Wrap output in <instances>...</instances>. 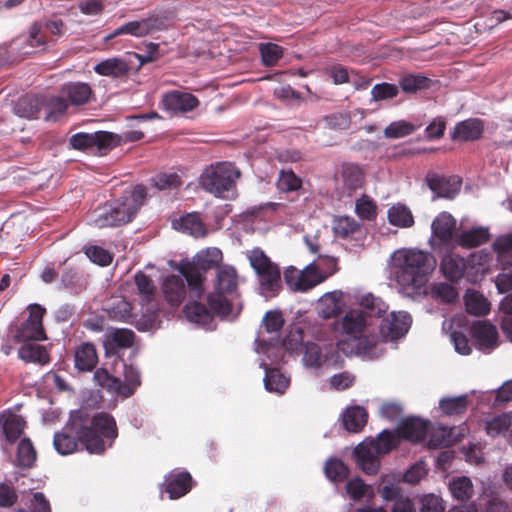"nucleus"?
Here are the masks:
<instances>
[{"label":"nucleus","mask_w":512,"mask_h":512,"mask_svg":"<svg viewBox=\"0 0 512 512\" xmlns=\"http://www.w3.org/2000/svg\"><path fill=\"white\" fill-rule=\"evenodd\" d=\"M104 346L109 348H128L133 345L134 333L129 329H115L105 336Z\"/></svg>","instance_id":"obj_50"},{"label":"nucleus","mask_w":512,"mask_h":512,"mask_svg":"<svg viewBox=\"0 0 512 512\" xmlns=\"http://www.w3.org/2000/svg\"><path fill=\"white\" fill-rule=\"evenodd\" d=\"M128 63L117 57L105 59L94 66V71L101 75L112 78H122L129 73Z\"/></svg>","instance_id":"obj_34"},{"label":"nucleus","mask_w":512,"mask_h":512,"mask_svg":"<svg viewBox=\"0 0 512 512\" xmlns=\"http://www.w3.org/2000/svg\"><path fill=\"white\" fill-rule=\"evenodd\" d=\"M436 265V258L428 251L400 248L390 256V279L403 296L418 299L427 294L426 285Z\"/></svg>","instance_id":"obj_3"},{"label":"nucleus","mask_w":512,"mask_h":512,"mask_svg":"<svg viewBox=\"0 0 512 512\" xmlns=\"http://www.w3.org/2000/svg\"><path fill=\"white\" fill-rule=\"evenodd\" d=\"M464 435V429L448 428L445 426L439 427L435 430L430 438V444L434 447H446L454 442L460 440V437Z\"/></svg>","instance_id":"obj_49"},{"label":"nucleus","mask_w":512,"mask_h":512,"mask_svg":"<svg viewBox=\"0 0 512 512\" xmlns=\"http://www.w3.org/2000/svg\"><path fill=\"white\" fill-rule=\"evenodd\" d=\"M489 236L490 234L487 228L476 227L463 231L459 235L457 242L463 247L472 248L487 242Z\"/></svg>","instance_id":"obj_51"},{"label":"nucleus","mask_w":512,"mask_h":512,"mask_svg":"<svg viewBox=\"0 0 512 512\" xmlns=\"http://www.w3.org/2000/svg\"><path fill=\"white\" fill-rule=\"evenodd\" d=\"M396 446V435L384 429L375 439L367 438L355 447V462L364 473L375 475L380 468V456L389 453Z\"/></svg>","instance_id":"obj_6"},{"label":"nucleus","mask_w":512,"mask_h":512,"mask_svg":"<svg viewBox=\"0 0 512 512\" xmlns=\"http://www.w3.org/2000/svg\"><path fill=\"white\" fill-rule=\"evenodd\" d=\"M301 185V179L292 170H281L277 181V187L280 191H296Z\"/></svg>","instance_id":"obj_64"},{"label":"nucleus","mask_w":512,"mask_h":512,"mask_svg":"<svg viewBox=\"0 0 512 512\" xmlns=\"http://www.w3.org/2000/svg\"><path fill=\"white\" fill-rule=\"evenodd\" d=\"M246 255L257 275L260 294L265 299L275 297L282 288L279 267L259 248L248 251Z\"/></svg>","instance_id":"obj_8"},{"label":"nucleus","mask_w":512,"mask_h":512,"mask_svg":"<svg viewBox=\"0 0 512 512\" xmlns=\"http://www.w3.org/2000/svg\"><path fill=\"white\" fill-rule=\"evenodd\" d=\"M332 228L335 235L341 238H356L358 235L362 234L361 224L350 216L335 218Z\"/></svg>","instance_id":"obj_43"},{"label":"nucleus","mask_w":512,"mask_h":512,"mask_svg":"<svg viewBox=\"0 0 512 512\" xmlns=\"http://www.w3.org/2000/svg\"><path fill=\"white\" fill-rule=\"evenodd\" d=\"M381 495L384 500L393 501L391 512H416L413 501L394 483H384Z\"/></svg>","instance_id":"obj_22"},{"label":"nucleus","mask_w":512,"mask_h":512,"mask_svg":"<svg viewBox=\"0 0 512 512\" xmlns=\"http://www.w3.org/2000/svg\"><path fill=\"white\" fill-rule=\"evenodd\" d=\"M342 178L344 185L348 189L355 190L362 186L364 174L358 165L344 164L342 166Z\"/></svg>","instance_id":"obj_55"},{"label":"nucleus","mask_w":512,"mask_h":512,"mask_svg":"<svg viewBox=\"0 0 512 512\" xmlns=\"http://www.w3.org/2000/svg\"><path fill=\"white\" fill-rule=\"evenodd\" d=\"M447 485L452 498L458 502H467L475 494L473 482L468 476H453Z\"/></svg>","instance_id":"obj_28"},{"label":"nucleus","mask_w":512,"mask_h":512,"mask_svg":"<svg viewBox=\"0 0 512 512\" xmlns=\"http://www.w3.org/2000/svg\"><path fill=\"white\" fill-rule=\"evenodd\" d=\"M74 361L78 370L91 371L98 361L94 345L90 343L81 344L75 351Z\"/></svg>","instance_id":"obj_45"},{"label":"nucleus","mask_w":512,"mask_h":512,"mask_svg":"<svg viewBox=\"0 0 512 512\" xmlns=\"http://www.w3.org/2000/svg\"><path fill=\"white\" fill-rule=\"evenodd\" d=\"M135 283L137 286L138 294L142 306L143 322L137 323L138 330H146L148 325L155 319L158 310L155 300V285L153 281L144 273L138 272L135 274Z\"/></svg>","instance_id":"obj_13"},{"label":"nucleus","mask_w":512,"mask_h":512,"mask_svg":"<svg viewBox=\"0 0 512 512\" xmlns=\"http://www.w3.org/2000/svg\"><path fill=\"white\" fill-rule=\"evenodd\" d=\"M284 320L279 311H268L263 319V324L265 327V330L267 333L272 334L269 341L258 337L255 340V347L258 345V343H267V344H273L277 343L278 346L282 348V346L279 343V332L283 326Z\"/></svg>","instance_id":"obj_36"},{"label":"nucleus","mask_w":512,"mask_h":512,"mask_svg":"<svg viewBox=\"0 0 512 512\" xmlns=\"http://www.w3.org/2000/svg\"><path fill=\"white\" fill-rule=\"evenodd\" d=\"M368 414L361 406H352L345 410L342 415V422L349 432H359L366 424Z\"/></svg>","instance_id":"obj_41"},{"label":"nucleus","mask_w":512,"mask_h":512,"mask_svg":"<svg viewBox=\"0 0 512 512\" xmlns=\"http://www.w3.org/2000/svg\"><path fill=\"white\" fill-rule=\"evenodd\" d=\"M483 132V124L478 119H468L458 123L453 132V139L471 141L478 139Z\"/></svg>","instance_id":"obj_38"},{"label":"nucleus","mask_w":512,"mask_h":512,"mask_svg":"<svg viewBox=\"0 0 512 512\" xmlns=\"http://www.w3.org/2000/svg\"><path fill=\"white\" fill-rule=\"evenodd\" d=\"M115 364L120 365L124 371V381L119 378L118 396L128 397L141 383L139 371L133 366L125 365L121 360H115Z\"/></svg>","instance_id":"obj_35"},{"label":"nucleus","mask_w":512,"mask_h":512,"mask_svg":"<svg viewBox=\"0 0 512 512\" xmlns=\"http://www.w3.org/2000/svg\"><path fill=\"white\" fill-rule=\"evenodd\" d=\"M67 108L68 103L62 94L61 96L44 97L43 109L45 110V119L48 121L56 120L65 113Z\"/></svg>","instance_id":"obj_54"},{"label":"nucleus","mask_w":512,"mask_h":512,"mask_svg":"<svg viewBox=\"0 0 512 512\" xmlns=\"http://www.w3.org/2000/svg\"><path fill=\"white\" fill-rule=\"evenodd\" d=\"M344 294L335 290L322 295L317 302L318 314L323 319H330L340 315L345 307Z\"/></svg>","instance_id":"obj_20"},{"label":"nucleus","mask_w":512,"mask_h":512,"mask_svg":"<svg viewBox=\"0 0 512 512\" xmlns=\"http://www.w3.org/2000/svg\"><path fill=\"white\" fill-rule=\"evenodd\" d=\"M85 446L90 454H101L110 448L118 436L116 421L106 412L91 413L86 407L71 412L63 431L53 438L55 450L60 455H69L77 450L78 442Z\"/></svg>","instance_id":"obj_1"},{"label":"nucleus","mask_w":512,"mask_h":512,"mask_svg":"<svg viewBox=\"0 0 512 512\" xmlns=\"http://www.w3.org/2000/svg\"><path fill=\"white\" fill-rule=\"evenodd\" d=\"M28 311L29 317L17 328L15 340L19 343L46 340L42 324L45 308L39 304H30Z\"/></svg>","instance_id":"obj_14"},{"label":"nucleus","mask_w":512,"mask_h":512,"mask_svg":"<svg viewBox=\"0 0 512 512\" xmlns=\"http://www.w3.org/2000/svg\"><path fill=\"white\" fill-rule=\"evenodd\" d=\"M466 311L474 316H484L490 311V303L476 290H467L464 296Z\"/></svg>","instance_id":"obj_48"},{"label":"nucleus","mask_w":512,"mask_h":512,"mask_svg":"<svg viewBox=\"0 0 512 512\" xmlns=\"http://www.w3.org/2000/svg\"><path fill=\"white\" fill-rule=\"evenodd\" d=\"M91 93V87L84 82H70L61 89V94L74 106L87 103Z\"/></svg>","instance_id":"obj_32"},{"label":"nucleus","mask_w":512,"mask_h":512,"mask_svg":"<svg viewBox=\"0 0 512 512\" xmlns=\"http://www.w3.org/2000/svg\"><path fill=\"white\" fill-rule=\"evenodd\" d=\"M122 34H129L135 37H143L149 34V28L146 18L136 21L128 22L116 28L111 34L106 36V40H110Z\"/></svg>","instance_id":"obj_53"},{"label":"nucleus","mask_w":512,"mask_h":512,"mask_svg":"<svg viewBox=\"0 0 512 512\" xmlns=\"http://www.w3.org/2000/svg\"><path fill=\"white\" fill-rule=\"evenodd\" d=\"M18 356L26 363H37L44 365L49 361V355L44 346L35 342L22 343L18 351Z\"/></svg>","instance_id":"obj_40"},{"label":"nucleus","mask_w":512,"mask_h":512,"mask_svg":"<svg viewBox=\"0 0 512 512\" xmlns=\"http://www.w3.org/2000/svg\"><path fill=\"white\" fill-rule=\"evenodd\" d=\"M222 251L216 247H209L199 251L192 260V268L183 270L182 274L187 281L191 298L200 299L204 292L203 272L218 265L222 261Z\"/></svg>","instance_id":"obj_10"},{"label":"nucleus","mask_w":512,"mask_h":512,"mask_svg":"<svg viewBox=\"0 0 512 512\" xmlns=\"http://www.w3.org/2000/svg\"><path fill=\"white\" fill-rule=\"evenodd\" d=\"M63 24L61 21H48L44 25L34 23L30 29L28 42L31 47L38 48L40 51L45 50L46 41L42 33L43 28L50 33L60 34Z\"/></svg>","instance_id":"obj_33"},{"label":"nucleus","mask_w":512,"mask_h":512,"mask_svg":"<svg viewBox=\"0 0 512 512\" xmlns=\"http://www.w3.org/2000/svg\"><path fill=\"white\" fill-rule=\"evenodd\" d=\"M184 278V274L182 276L170 275L166 277L163 282V294L171 305H179L185 298L186 288Z\"/></svg>","instance_id":"obj_27"},{"label":"nucleus","mask_w":512,"mask_h":512,"mask_svg":"<svg viewBox=\"0 0 512 512\" xmlns=\"http://www.w3.org/2000/svg\"><path fill=\"white\" fill-rule=\"evenodd\" d=\"M467 398L468 396L466 394L454 397H443L439 400V408L445 415H460L464 413L467 409Z\"/></svg>","instance_id":"obj_52"},{"label":"nucleus","mask_w":512,"mask_h":512,"mask_svg":"<svg viewBox=\"0 0 512 512\" xmlns=\"http://www.w3.org/2000/svg\"><path fill=\"white\" fill-rule=\"evenodd\" d=\"M93 378L97 385H99L102 388H105L108 392L112 394L118 395V377L112 376L106 369L100 368L95 371Z\"/></svg>","instance_id":"obj_63"},{"label":"nucleus","mask_w":512,"mask_h":512,"mask_svg":"<svg viewBox=\"0 0 512 512\" xmlns=\"http://www.w3.org/2000/svg\"><path fill=\"white\" fill-rule=\"evenodd\" d=\"M306 368L311 369L315 375L324 373L331 366L329 352L323 354L320 346L316 343H306L302 358Z\"/></svg>","instance_id":"obj_19"},{"label":"nucleus","mask_w":512,"mask_h":512,"mask_svg":"<svg viewBox=\"0 0 512 512\" xmlns=\"http://www.w3.org/2000/svg\"><path fill=\"white\" fill-rule=\"evenodd\" d=\"M36 451L29 438H22L17 447V463L21 467H32L36 461Z\"/></svg>","instance_id":"obj_57"},{"label":"nucleus","mask_w":512,"mask_h":512,"mask_svg":"<svg viewBox=\"0 0 512 512\" xmlns=\"http://www.w3.org/2000/svg\"><path fill=\"white\" fill-rule=\"evenodd\" d=\"M107 312L112 320L133 322L136 314L132 312L131 304L123 297H114L107 306Z\"/></svg>","instance_id":"obj_37"},{"label":"nucleus","mask_w":512,"mask_h":512,"mask_svg":"<svg viewBox=\"0 0 512 512\" xmlns=\"http://www.w3.org/2000/svg\"><path fill=\"white\" fill-rule=\"evenodd\" d=\"M497 262L502 266H512V232L499 235L492 244Z\"/></svg>","instance_id":"obj_46"},{"label":"nucleus","mask_w":512,"mask_h":512,"mask_svg":"<svg viewBox=\"0 0 512 512\" xmlns=\"http://www.w3.org/2000/svg\"><path fill=\"white\" fill-rule=\"evenodd\" d=\"M0 421L6 440L11 443L20 437L25 427L24 419L12 413L0 414Z\"/></svg>","instance_id":"obj_39"},{"label":"nucleus","mask_w":512,"mask_h":512,"mask_svg":"<svg viewBox=\"0 0 512 512\" xmlns=\"http://www.w3.org/2000/svg\"><path fill=\"white\" fill-rule=\"evenodd\" d=\"M327 478L334 482L343 481L348 477L349 469L343 461L337 458L327 460L324 467Z\"/></svg>","instance_id":"obj_61"},{"label":"nucleus","mask_w":512,"mask_h":512,"mask_svg":"<svg viewBox=\"0 0 512 512\" xmlns=\"http://www.w3.org/2000/svg\"><path fill=\"white\" fill-rule=\"evenodd\" d=\"M356 302L360 307L359 310H362L367 317H373L377 321H380L388 310V305L380 297L369 292L359 293L356 296Z\"/></svg>","instance_id":"obj_23"},{"label":"nucleus","mask_w":512,"mask_h":512,"mask_svg":"<svg viewBox=\"0 0 512 512\" xmlns=\"http://www.w3.org/2000/svg\"><path fill=\"white\" fill-rule=\"evenodd\" d=\"M172 227L177 231H181L195 238L204 237L206 235V228L196 213H189L178 219H174L172 221Z\"/></svg>","instance_id":"obj_30"},{"label":"nucleus","mask_w":512,"mask_h":512,"mask_svg":"<svg viewBox=\"0 0 512 512\" xmlns=\"http://www.w3.org/2000/svg\"><path fill=\"white\" fill-rule=\"evenodd\" d=\"M431 80L421 74H410L401 78L399 84L405 93H416L429 87Z\"/></svg>","instance_id":"obj_60"},{"label":"nucleus","mask_w":512,"mask_h":512,"mask_svg":"<svg viewBox=\"0 0 512 512\" xmlns=\"http://www.w3.org/2000/svg\"><path fill=\"white\" fill-rule=\"evenodd\" d=\"M466 269V260L454 253H447L443 256L440 263L442 275L451 282H458Z\"/></svg>","instance_id":"obj_25"},{"label":"nucleus","mask_w":512,"mask_h":512,"mask_svg":"<svg viewBox=\"0 0 512 512\" xmlns=\"http://www.w3.org/2000/svg\"><path fill=\"white\" fill-rule=\"evenodd\" d=\"M387 217L391 225L399 228H410L414 224V217L410 208L401 203L392 205L388 209Z\"/></svg>","instance_id":"obj_47"},{"label":"nucleus","mask_w":512,"mask_h":512,"mask_svg":"<svg viewBox=\"0 0 512 512\" xmlns=\"http://www.w3.org/2000/svg\"><path fill=\"white\" fill-rule=\"evenodd\" d=\"M198 105L199 101L193 94L179 90L163 94L161 100L162 108L173 114L192 111Z\"/></svg>","instance_id":"obj_17"},{"label":"nucleus","mask_w":512,"mask_h":512,"mask_svg":"<svg viewBox=\"0 0 512 512\" xmlns=\"http://www.w3.org/2000/svg\"><path fill=\"white\" fill-rule=\"evenodd\" d=\"M192 478L189 473L181 472L167 479L166 492L171 499L184 496L191 489Z\"/></svg>","instance_id":"obj_44"},{"label":"nucleus","mask_w":512,"mask_h":512,"mask_svg":"<svg viewBox=\"0 0 512 512\" xmlns=\"http://www.w3.org/2000/svg\"><path fill=\"white\" fill-rule=\"evenodd\" d=\"M512 421L508 413L494 416L485 421V431L490 437L504 436L512 446Z\"/></svg>","instance_id":"obj_29"},{"label":"nucleus","mask_w":512,"mask_h":512,"mask_svg":"<svg viewBox=\"0 0 512 512\" xmlns=\"http://www.w3.org/2000/svg\"><path fill=\"white\" fill-rule=\"evenodd\" d=\"M184 313L189 322L212 330L216 327L212 313L196 300L188 302L184 307Z\"/></svg>","instance_id":"obj_24"},{"label":"nucleus","mask_w":512,"mask_h":512,"mask_svg":"<svg viewBox=\"0 0 512 512\" xmlns=\"http://www.w3.org/2000/svg\"><path fill=\"white\" fill-rule=\"evenodd\" d=\"M255 352L259 355V367L265 371L263 378L265 389L268 392L283 394L290 384V377L281 372L280 369L272 367L277 363L282 348L277 343H258Z\"/></svg>","instance_id":"obj_7"},{"label":"nucleus","mask_w":512,"mask_h":512,"mask_svg":"<svg viewBox=\"0 0 512 512\" xmlns=\"http://www.w3.org/2000/svg\"><path fill=\"white\" fill-rule=\"evenodd\" d=\"M238 275L234 267L223 265L217 268L213 291L207 296L210 310L226 320H233L240 312L237 297Z\"/></svg>","instance_id":"obj_4"},{"label":"nucleus","mask_w":512,"mask_h":512,"mask_svg":"<svg viewBox=\"0 0 512 512\" xmlns=\"http://www.w3.org/2000/svg\"><path fill=\"white\" fill-rule=\"evenodd\" d=\"M455 228L456 220L448 212L440 213L431 224L433 236L438 238L441 242L450 241Z\"/></svg>","instance_id":"obj_31"},{"label":"nucleus","mask_w":512,"mask_h":512,"mask_svg":"<svg viewBox=\"0 0 512 512\" xmlns=\"http://www.w3.org/2000/svg\"><path fill=\"white\" fill-rule=\"evenodd\" d=\"M329 274L320 270V265L313 261L302 269L289 266L284 271V280L288 287L296 292H306L324 282Z\"/></svg>","instance_id":"obj_11"},{"label":"nucleus","mask_w":512,"mask_h":512,"mask_svg":"<svg viewBox=\"0 0 512 512\" xmlns=\"http://www.w3.org/2000/svg\"><path fill=\"white\" fill-rule=\"evenodd\" d=\"M240 170L232 163L220 162L207 167L200 176L203 189L218 197H225L232 191Z\"/></svg>","instance_id":"obj_9"},{"label":"nucleus","mask_w":512,"mask_h":512,"mask_svg":"<svg viewBox=\"0 0 512 512\" xmlns=\"http://www.w3.org/2000/svg\"><path fill=\"white\" fill-rule=\"evenodd\" d=\"M415 130L413 124L405 120L394 121L384 130L386 138L397 139L412 134Z\"/></svg>","instance_id":"obj_62"},{"label":"nucleus","mask_w":512,"mask_h":512,"mask_svg":"<svg viewBox=\"0 0 512 512\" xmlns=\"http://www.w3.org/2000/svg\"><path fill=\"white\" fill-rule=\"evenodd\" d=\"M337 349L346 356L374 359L382 353L379 347L378 321L362 310L350 309L331 325Z\"/></svg>","instance_id":"obj_2"},{"label":"nucleus","mask_w":512,"mask_h":512,"mask_svg":"<svg viewBox=\"0 0 512 512\" xmlns=\"http://www.w3.org/2000/svg\"><path fill=\"white\" fill-rule=\"evenodd\" d=\"M146 196V188L143 185H137L120 200L95 209L91 216V223L98 228L126 224L132 220L143 205Z\"/></svg>","instance_id":"obj_5"},{"label":"nucleus","mask_w":512,"mask_h":512,"mask_svg":"<svg viewBox=\"0 0 512 512\" xmlns=\"http://www.w3.org/2000/svg\"><path fill=\"white\" fill-rule=\"evenodd\" d=\"M119 140V137L112 132L97 131L94 133H76L71 136L69 143L74 149L95 150L100 154H105L119 145Z\"/></svg>","instance_id":"obj_12"},{"label":"nucleus","mask_w":512,"mask_h":512,"mask_svg":"<svg viewBox=\"0 0 512 512\" xmlns=\"http://www.w3.org/2000/svg\"><path fill=\"white\" fill-rule=\"evenodd\" d=\"M412 323L411 316L405 311H392L378 321L379 345L381 340H397L403 337Z\"/></svg>","instance_id":"obj_15"},{"label":"nucleus","mask_w":512,"mask_h":512,"mask_svg":"<svg viewBox=\"0 0 512 512\" xmlns=\"http://www.w3.org/2000/svg\"><path fill=\"white\" fill-rule=\"evenodd\" d=\"M471 333L476 347L484 353H490L499 345L497 328L488 321H476Z\"/></svg>","instance_id":"obj_16"},{"label":"nucleus","mask_w":512,"mask_h":512,"mask_svg":"<svg viewBox=\"0 0 512 512\" xmlns=\"http://www.w3.org/2000/svg\"><path fill=\"white\" fill-rule=\"evenodd\" d=\"M479 399L491 403L493 407H501L512 401V380L504 382L502 386L495 390L481 392Z\"/></svg>","instance_id":"obj_42"},{"label":"nucleus","mask_w":512,"mask_h":512,"mask_svg":"<svg viewBox=\"0 0 512 512\" xmlns=\"http://www.w3.org/2000/svg\"><path fill=\"white\" fill-rule=\"evenodd\" d=\"M429 188L437 197L452 199L461 189V179L458 176L445 177L441 175H431L427 177Z\"/></svg>","instance_id":"obj_18"},{"label":"nucleus","mask_w":512,"mask_h":512,"mask_svg":"<svg viewBox=\"0 0 512 512\" xmlns=\"http://www.w3.org/2000/svg\"><path fill=\"white\" fill-rule=\"evenodd\" d=\"M346 493L355 502L370 498L373 494L372 488L361 478H353L346 484Z\"/></svg>","instance_id":"obj_56"},{"label":"nucleus","mask_w":512,"mask_h":512,"mask_svg":"<svg viewBox=\"0 0 512 512\" xmlns=\"http://www.w3.org/2000/svg\"><path fill=\"white\" fill-rule=\"evenodd\" d=\"M432 298L446 303L454 302L458 298V292L452 285L444 282H435L430 286Z\"/></svg>","instance_id":"obj_59"},{"label":"nucleus","mask_w":512,"mask_h":512,"mask_svg":"<svg viewBox=\"0 0 512 512\" xmlns=\"http://www.w3.org/2000/svg\"><path fill=\"white\" fill-rule=\"evenodd\" d=\"M397 437V444L400 438L411 442H419L425 439L427 433V422L420 418L410 417L403 420L397 431H391Z\"/></svg>","instance_id":"obj_21"},{"label":"nucleus","mask_w":512,"mask_h":512,"mask_svg":"<svg viewBox=\"0 0 512 512\" xmlns=\"http://www.w3.org/2000/svg\"><path fill=\"white\" fill-rule=\"evenodd\" d=\"M152 187L159 191H172L180 187L181 179L176 173H160L150 179Z\"/></svg>","instance_id":"obj_58"},{"label":"nucleus","mask_w":512,"mask_h":512,"mask_svg":"<svg viewBox=\"0 0 512 512\" xmlns=\"http://www.w3.org/2000/svg\"><path fill=\"white\" fill-rule=\"evenodd\" d=\"M44 106V97L38 95H25L15 103L13 111L19 117L38 118Z\"/></svg>","instance_id":"obj_26"}]
</instances>
